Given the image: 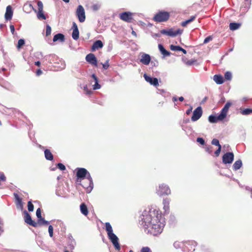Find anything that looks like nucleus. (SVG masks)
Wrapping results in <instances>:
<instances>
[{
	"label": "nucleus",
	"instance_id": "obj_39",
	"mask_svg": "<svg viewBox=\"0 0 252 252\" xmlns=\"http://www.w3.org/2000/svg\"><path fill=\"white\" fill-rule=\"evenodd\" d=\"M28 208L30 212H32L33 210L34 206L31 201H29L28 203Z\"/></svg>",
	"mask_w": 252,
	"mask_h": 252
},
{
	"label": "nucleus",
	"instance_id": "obj_55",
	"mask_svg": "<svg viewBox=\"0 0 252 252\" xmlns=\"http://www.w3.org/2000/svg\"><path fill=\"white\" fill-rule=\"evenodd\" d=\"M212 147H208L205 148L206 151L209 154H211L212 150H211Z\"/></svg>",
	"mask_w": 252,
	"mask_h": 252
},
{
	"label": "nucleus",
	"instance_id": "obj_34",
	"mask_svg": "<svg viewBox=\"0 0 252 252\" xmlns=\"http://www.w3.org/2000/svg\"><path fill=\"white\" fill-rule=\"evenodd\" d=\"M37 17L38 19L45 20L46 17L43 13V11L38 10L37 13Z\"/></svg>",
	"mask_w": 252,
	"mask_h": 252
},
{
	"label": "nucleus",
	"instance_id": "obj_43",
	"mask_svg": "<svg viewBox=\"0 0 252 252\" xmlns=\"http://www.w3.org/2000/svg\"><path fill=\"white\" fill-rule=\"evenodd\" d=\"M37 6L38 10L43 11V5L41 1H38Z\"/></svg>",
	"mask_w": 252,
	"mask_h": 252
},
{
	"label": "nucleus",
	"instance_id": "obj_46",
	"mask_svg": "<svg viewBox=\"0 0 252 252\" xmlns=\"http://www.w3.org/2000/svg\"><path fill=\"white\" fill-rule=\"evenodd\" d=\"M36 215L38 219H39L42 218L41 210L40 208H38L37 209L36 212Z\"/></svg>",
	"mask_w": 252,
	"mask_h": 252
},
{
	"label": "nucleus",
	"instance_id": "obj_20",
	"mask_svg": "<svg viewBox=\"0 0 252 252\" xmlns=\"http://www.w3.org/2000/svg\"><path fill=\"white\" fill-rule=\"evenodd\" d=\"M170 199L168 198H165L163 200V209L165 213H169V204Z\"/></svg>",
	"mask_w": 252,
	"mask_h": 252
},
{
	"label": "nucleus",
	"instance_id": "obj_16",
	"mask_svg": "<svg viewBox=\"0 0 252 252\" xmlns=\"http://www.w3.org/2000/svg\"><path fill=\"white\" fill-rule=\"evenodd\" d=\"M151 57L149 54L143 53L141 55L140 62L144 65H148L151 62Z\"/></svg>",
	"mask_w": 252,
	"mask_h": 252
},
{
	"label": "nucleus",
	"instance_id": "obj_25",
	"mask_svg": "<svg viewBox=\"0 0 252 252\" xmlns=\"http://www.w3.org/2000/svg\"><path fill=\"white\" fill-rule=\"evenodd\" d=\"M65 38L64 36L62 33H58L54 35L53 37V41L56 42L57 41H59L60 42L64 41Z\"/></svg>",
	"mask_w": 252,
	"mask_h": 252
},
{
	"label": "nucleus",
	"instance_id": "obj_10",
	"mask_svg": "<svg viewBox=\"0 0 252 252\" xmlns=\"http://www.w3.org/2000/svg\"><path fill=\"white\" fill-rule=\"evenodd\" d=\"M119 17L124 21L131 22L132 20V13L130 12H124L120 14Z\"/></svg>",
	"mask_w": 252,
	"mask_h": 252
},
{
	"label": "nucleus",
	"instance_id": "obj_59",
	"mask_svg": "<svg viewBox=\"0 0 252 252\" xmlns=\"http://www.w3.org/2000/svg\"><path fill=\"white\" fill-rule=\"evenodd\" d=\"M61 65H62V66H61V69H63L65 68V64L64 62L62 61Z\"/></svg>",
	"mask_w": 252,
	"mask_h": 252
},
{
	"label": "nucleus",
	"instance_id": "obj_27",
	"mask_svg": "<svg viewBox=\"0 0 252 252\" xmlns=\"http://www.w3.org/2000/svg\"><path fill=\"white\" fill-rule=\"evenodd\" d=\"M23 9L25 12H29L32 10H34L35 12H36V9L34 8L33 6L31 3H26L24 5Z\"/></svg>",
	"mask_w": 252,
	"mask_h": 252
},
{
	"label": "nucleus",
	"instance_id": "obj_19",
	"mask_svg": "<svg viewBox=\"0 0 252 252\" xmlns=\"http://www.w3.org/2000/svg\"><path fill=\"white\" fill-rule=\"evenodd\" d=\"M103 46V44L102 42L100 40H98L95 41L93 44L92 47V51H94L96 50H97L99 48H102Z\"/></svg>",
	"mask_w": 252,
	"mask_h": 252
},
{
	"label": "nucleus",
	"instance_id": "obj_40",
	"mask_svg": "<svg viewBox=\"0 0 252 252\" xmlns=\"http://www.w3.org/2000/svg\"><path fill=\"white\" fill-rule=\"evenodd\" d=\"M211 143L214 145L218 146V147H219V146H221V145L220 144L219 140H218L217 139H213Z\"/></svg>",
	"mask_w": 252,
	"mask_h": 252
},
{
	"label": "nucleus",
	"instance_id": "obj_61",
	"mask_svg": "<svg viewBox=\"0 0 252 252\" xmlns=\"http://www.w3.org/2000/svg\"><path fill=\"white\" fill-rule=\"evenodd\" d=\"M42 71L40 69H38L36 71V74L39 75L42 73Z\"/></svg>",
	"mask_w": 252,
	"mask_h": 252
},
{
	"label": "nucleus",
	"instance_id": "obj_26",
	"mask_svg": "<svg viewBox=\"0 0 252 252\" xmlns=\"http://www.w3.org/2000/svg\"><path fill=\"white\" fill-rule=\"evenodd\" d=\"M213 79L217 84H222L224 82L223 78L220 75H215Z\"/></svg>",
	"mask_w": 252,
	"mask_h": 252
},
{
	"label": "nucleus",
	"instance_id": "obj_51",
	"mask_svg": "<svg viewBox=\"0 0 252 252\" xmlns=\"http://www.w3.org/2000/svg\"><path fill=\"white\" fill-rule=\"evenodd\" d=\"M84 91L86 92V93L87 94H91L92 93V91H91V90H88V87H87V86L86 85L84 87Z\"/></svg>",
	"mask_w": 252,
	"mask_h": 252
},
{
	"label": "nucleus",
	"instance_id": "obj_50",
	"mask_svg": "<svg viewBox=\"0 0 252 252\" xmlns=\"http://www.w3.org/2000/svg\"><path fill=\"white\" fill-rule=\"evenodd\" d=\"M212 40V37L211 36H209L207 37L204 40L203 43L206 44Z\"/></svg>",
	"mask_w": 252,
	"mask_h": 252
},
{
	"label": "nucleus",
	"instance_id": "obj_5",
	"mask_svg": "<svg viewBox=\"0 0 252 252\" xmlns=\"http://www.w3.org/2000/svg\"><path fill=\"white\" fill-rule=\"evenodd\" d=\"M169 18V13L166 11H159L154 17V20L158 22L166 21Z\"/></svg>",
	"mask_w": 252,
	"mask_h": 252
},
{
	"label": "nucleus",
	"instance_id": "obj_22",
	"mask_svg": "<svg viewBox=\"0 0 252 252\" xmlns=\"http://www.w3.org/2000/svg\"><path fill=\"white\" fill-rule=\"evenodd\" d=\"M92 77L94 81V84L93 85V89L94 90L99 89L101 88V85L98 83V80L96 76L94 74L92 75Z\"/></svg>",
	"mask_w": 252,
	"mask_h": 252
},
{
	"label": "nucleus",
	"instance_id": "obj_53",
	"mask_svg": "<svg viewBox=\"0 0 252 252\" xmlns=\"http://www.w3.org/2000/svg\"><path fill=\"white\" fill-rule=\"evenodd\" d=\"M0 180L5 181L6 180V177L3 173H1L0 174Z\"/></svg>",
	"mask_w": 252,
	"mask_h": 252
},
{
	"label": "nucleus",
	"instance_id": "obj_42",
	"mask_svg": "<svg viewBox=\"0 0 252 252\" xmlns=\"http://www.w3.org/2000/svg\"><path fill=\"white\" fill-rule=\"evenodd\" d=\"M51 33V28L49 25H47L46 26V36H48V35H50Z\"/></svg>",
	"mask_w": 252,
	"mask_h": 252
},
{
	"label": "nucleus",
	"instance_id": "obj_31",
	"mask_svg": "<svg viewBox=\"0 0 252 252\" xmlns=\"http://www.w3.org/2000/svg\"><path fill=\"white\" fill-rule=\"evenodd\" d=\"M242 165V162L241 160L239 159L236 161L233 165V169L237 170L239 169Z\"/></svg>",
	"mask_w": 252,
	"mask_h": 252
},
{
	"label": "nucleus",
	"instance_id": "obj_9",
	"mask_svg": "<svg viewBox=\"0 0 252 252\" xmlns=\"http://www.w3.org/2000/svg\"><path fill=\"white\" fill-rule=\"evenodd\" d=\"M202 115V110L201 106H198L193 112V115L191 120L192 122H195L199 120Z\"/></svg>",
	"mask_w": 252,
	"mask_h": 252
},
{
	"label": "nucleus",
	"instance_id": "obj_30",
	"mask_svg": "<svg viewBox=\"0 0 252 252\" xmlns=\"http://www.w3.org/2000/svg\"><path fill=\"white\" fill-rule=\"evenodd\" d=\"M45 157L46 159L52 160L53 159V156L50 151L48 149H46L44 151Z\"/></svg>",
	"mask_w": 252,
	"mask_h": 252
},
{
	"label": "nucleus",
	"instance_id": "obj_28",
	"mask_svg": "<svg viewBox=\"0 0 252 252\" xmlns=\"http://www.w3.org/2000/svg\"><path fill=\"white\" fill-rule=\"evenodd\" d=\"M80 211L82 214L87 216L88 214V210L86 205L83 203L80 206Z\"/></svg>",
	"mask_w": 252,
	"mask_h": 252
},
{
	"label": "nucleus",
	"instance_id": "obj_38",
	"mask_svg": "<svg viewBox=\"0 0 252 252\" xmlns=\"http://www.w3.org/2000/svg\"><path fill=\"white\" fill-rule=\"evenodd\" d=\"M25 40L23 39H20L18 40V45L17 47L18 49H20L23 45L25 44Z\"/></svg>",
	"mask_w": 252,
	"mask_h": 252
},
{
	"label": "nucleus",
	"instance_id": "obj_58",
	"mask_svg": "<svg viewBox=\"0 0 252 252\" xmlns=\"http://www.w3.org/2000/svg\"><path fill=\"white\" fill-rule=\"evenodd\" d=\"M14 196L15 199H16V201L17 200H19V199H20L19 195L17 193H14Z\"/></svg>",
	"mask_w": 252,
	"mask_h": 252
},
{
	"label": "nucleus",
	"instance_id": "obj_12",
	"mask_svg": "<svg viewBox=\"0 0 252 252\" xmlns=\"http://www.w3.org/2000/svg\"><path fill=\"white\" fill-rule=\"evenodd\" d=\"M231 104L232 103L230 101L227 102L224 106L221 109L220 114H219V118L225 119L226 118L229 108Z\"/></svg>",
	"mask_w": 252,
	"mask_h": 252
},
{
	"label": "nucleus",
	"instance_id": "obj_64",
	"mask_svg": "<svg viewBox=\"0 0 252 252\" xmlns=\"http://www.w3.org/2000/svg\"><path fill=\"white\" fill-rule=\"evenodd\" d=\"M93 9L95 10H96L98 9L97 5H93Z\"/></svg>",
	"mask_w": 252,
	"mask_h": 252
},
{
	"label": "nucleus",
	"instance_id": "obj_36",
	"mask_svg": "<svg viewBox=\"0 0 252 252\" xmlns=\"http://www.w3.org/2000/svg\"><path fill=\"white\" fill-rule=\"evenodd\" d=\"M224 78L227 80H231L232 78V73L229 71H227L224 74Z\"/></svg>",
	"mask_w": 252,
	"mask_h": 252
},
{
	"label": "nucleus",
	"instance_id": "obj_14",
	"mask_svg": "<svg viewBox=\"0 0 252 252\" xmlns=\"http://www.w3.org/2000/svg\"><path fill=\"white\" fill-rule=\"evenodd\" d=\"M24 213H25V221L27 223L32 226L33 227L37 226V223L32 220L30 215L27 212V211H25Z\"/></svg>",
	"mask_w": 252,
	"mask_h": 252
},
{
	"label": "nucleus",
	"instance_id": "obj_47",
	"mask_svg": "<svg viewBox=\"0 0 252 252\" xmlns=\"http://www.w3.org/2000/svg\"><path fill=\"white\" fill-rule=\"evenodd\" d=\"M3 222L1 220V219L0 218V235L2 234V233L3 232L4 230L3 228Z\"/></svg>",
	"mask_w": 252,
	"mask_h": 252
},
{
	"label": "nucleus",
	"instance_id": "obj_62",
	"mask_svg": "<svg viewBox=\"0 0 252 252\" xmlns=\"http://www.w3.org/2000/svg\"><path fill=\"white\" fill-rule=\"evenodd\" d=\"M35 65L37 66H39L40 65V62L39 61H37L35 62Z\"/></svg>",
	"mask_w": 252,
	"mask_h": 252
},
{
	"label": "nucleus",
	"instance_id": "obj_37",
	"mask_svg": "<svg viewBox=\"0 0 252 252\" xmlns=\"http://www.w3.org/2000/svg\"><path fill=\"white\" fill-rule=\"evenodd\" d=\"M252 113V109H245L242 111V114L244 115H249L250 114Z\"/></svg>",
	"mask_w": 252,
	"mask_h": 252
},
{
	"label": "nucleus",
	"instance_id": "obj_32",
	"mask_svg": "<svg viewBox=\"0 0 252 252\" xmlns=\"http://www.w3.org/2000/svg\"><path fill=\"white\" fill-rule=\"evenodd\" d=\"M241 26L240 23H231L229 25V28L232 31H235L238 29Z\"/></svg>",
	"mask_w": 252,
	"mask_h": 252
},
{
	"label": "nucleus",
	"instance_id": "obj_29",
	"mask_svg": "<svg viewBox=\"0 0 252 252\" xmlns=\"http://www.w3.org/2000/svg\"><path fill=\"white\" fill-rule=\"evenodd\" d=\"M170 49L172 51H182L184 54H187V51L184 49L182 48L181 47L179 46H175L174 45H170Z\"/></svg>",
	"mask_w": 252,
	"mask_h": 252
},
{
	"label": "nucleus",
	"instance_id": "obj_1",
	"mask_svg": "<svg viewBox=\"0 0 252 252\" xmlns=\"http://www.w3.org/2000/svg\"><path fill=\"white\" fill-rule=\"evenodd\" d=\"M140 222L145 231L154 236L160 234L165 225L164 219L161 213L154 208L144 210L141 216Z\"/></svg>",
	"mask_w": 252,
	"mask_h": 252
},
{
	"label": "nucleus",
	"instance_id": "obj_44",
	"mask_svg": "<svg viewBox=\"0 0 252 252\" xmlns=\"http://www.w3.org/2000/svg\"><path fill=\"white\" fill-rule=\"evenodd\" d=\"M57 166L61 170L63 171L65 170V166L61 163H58Z\"/></svg>",
	"mask_w": 252,
	"mask_h": 252
},
{
	"label": "nucleus",
	"instance_id": "obj_52",
	"mask_svg": "<svg viewBox=\"0 0 252 252\" xmlns=\"http://www.w3.org/2000/svg\"><path fill=\"white\" fill-rule=\"evenodd\" d=\"M221 146H219L218 149L215 151V154L217 157L219 156L221 151Z\"/></svg>",
	"mask_w": 252,
	"mask_h": 252
},
{
	"label": "nucleus",
	"instance_id": "obj_18",
	"mask_svg": "<svg viewBox=\"0 0 252 252\" xmlns=\"http://www.w3.org/2000/svg\"><path fill=\"white\" fill-rule=\"evenodd\" d=\"M13 15V11L12 10L11 6L8 5L6 7V12L5 13V19L6 20H10L12 19Z\"/></svg>",
	"mask_w": 252,
	"mask_h": 252
},
{
	"label": "nucleus",
	"instance_id": "obj_33",
	"mask_svg": "<svg viewBox=\"0 0 252 252\" xmlns=\"http://www.w3.org/2000/svg\"><path fill=\"white\" fill-rule=\"evenodd\" d=\"M196 18V16H192L189 19L186 20L185 21L182 22L181 23V25L183 27H185L186 25L193 21Z\"/></svg>",
	"mask_w": 252,
	"mask_h": 252
},
{
	"label": "nucleus",
	"instance_id": "obj_13",
	"mask_svg": "<svg viewBox=\"0 0 252 252\" xmlns=\"http://www.w3.org/2000/svg\"><path fill=\"white\" fill-rule=\"evenodd\" d=\"M144 77L145 80L151 85L157 87L158 86V81L157 78L152 77L150 76L147 75L146 74H144Z\"/></svg>",
	"mask_w": 252,
	"mask_h": 252
},
{
	"label": "nucleus",
	"instance_id": "obj_60",
	"mask_svg": "<svg viewBox=\"0 0 252 252\" xmlns=\"http://www.w3.org/2000/svg\"><path fill=\"white\" fill-rule=\"evenodd\" d=\"M152 36L153 37H158L160 36V34L159 33H155V34H152Z\"/></svg>",
	"mask_w": 252,
	"mask_h": 252
},
{
	"label": "nucleus",
	"instance_id": "obj_56",
	"mask_svg": "<svg viewBox=\"0 0 252 252\" xmlns=\"http://www.w3.org/2000/svg\"><path fill=\"white\" fill-rule=\"evenodd\" d=\"M192 107L191 106H190L189 108L186 111V114L187 115H189L190 113L192 112Z\"/></svg>",
	"mask_w": 252,
	"mask_h": 252
},
{
	"label": "nucleus",
	"instance_id": "obj_23",
	"mask_svg": "<svg viewBox=\"0 0 252 252\" xmlns=\"http://www.w3.org/2000/svg\"><path fill=\"white\" fill-rule=\"evenodd\" d=\"M45 59L50 63H56V61L58 60L57 56L54 54L46 56L45 57Z\"/></svg>",
	"mask_w": 252,
	"mask_h": 252
},
{
	"label": "nucleus",
	"instance_id": "obj_8",
	"mask_svg": "<svg viewBox=\"0 0 252 252\" xmlns=\"http://www.w3.org/2000/svg\"><path fill=\"white\" fill-rule=\"evenodd\" d=\"M76 14L78 18L79 21L80 22H83L85 20V10L83 8V7L80 5L78 6L77 11H76Z\"/></svg>",
	"mask_w": 252,
	"mask_h": 252
},
{
	"label": "nucleus",
	"instance_id": "obj_54",
	"mask_svg": "<svg viewBox=\"0 0 252 252\" xmlns=\"http://www.w3.org/2000/svg\"><path fill=\"white\" fill-rule=\"evenodd\" d=\"M10 29L11 31V33L14 34L15 32V28L14 26L13 25H11L10 26Z\"/></svg>",
	"mask_w": 252,
	"mask_h": 252
},
{
	"label": "nucleus",
	"instance_id": "obj_3",
	"mask_svg": "<svg viewBox=\"0 0 252 252\" xmlns=\"http://www.w3.org/2000/svg\"><path fill=\"white\" fill-rule=\"evenodd\" d=\"M196 245V242L193 241L189 242H179L176 241L174 243V247L176 249H182L184 252H193Z\"/></svg>",
	"mask_w": 252,
	"mask_h": 252
},
{
	"label": "nucleus",
	"instance_id": "obj_24",
	"mask_svg": "<svg viewBox=\"0 0 252 252\" xmlns=\"http://www.w3.org/2000/svg\"><path fill=\"white\" fill-rule=\"evenodd\" d=\"M158 47L159 51L163 55L164 57H167L170 56V53L167 51L162 44H158Z\"/></svg>",
	"mask_w": 252,
	"mask_h": 252
},
{
	"label": "nucleus",
	"instance_id": "obj_57",
	"mask_svg": "<svg viewBox=\"0 0 252 252\" xmlns=\"http://www.w3.org/2000/svg\"><path fill=\"white\" fill-rule=\"evenodd\" d=\"M17 204L18 205H19L21 208L22 207V199L20 198L19 200L17 201Z\"/></svg>",
	"mask_w": 252,
	"mask_h": 252
},
{
	"label": "nucleus",
	"instance_id": "obj_7",
	"mask_svg": "<svg viewBox=\"0 0 252 252\" xmlns=\"http://www.w3.org/2000/svg\"><path fill=\"white\" fill-rule=\"evenodd\" d=\"M183 31L180 29L174 31L172 29H170L168 30H162L160 31V33L163 34H165L171 37H175L178 34H182Z\"/></svg>",
	"mask_w": 252,
	"mask_h": 252
},
{
	"label": "nucleus",
	"instance_id": "obj_45",
	"mask_svg": "<svg viewBox=\"0 0 252 252\" xmlns=\"http://www.w3.org/2000/svg\"><path fill=\"white\" fill-rule=\"evenodd\" d=\"M103 68L104 69H107L109 66V60H107L104 63H102Z\"/></svg>",
	"mask_w": 252,
	"mask_h": 252
},
{
	"label": "nucleus",
	"instance_id": "obj_15",
	"mask_svg": "<svg viewBox=\"0 0 252 252\" xmlns=\"http://www.w3.org/2000/svg\"><path fill=\"white\" fill-rule=\"evenodd\" d=\"M86 60L89 63L94 65L95 66H96L97 65L96 58L95 57L94 55L92 53L89 54L86 56Z\"/></svg>",
	"mask_w": 252,
	"mask_h": 252
},
{
	"label": "nucleus",
	"instance_id": "obj_48",
	"mask_svg": "<svg viewBox=\"0 0 252 252\" xmlns=\"http://www.w3.org/2000/svg\"><path fill=\"white\" fill-rule=\"evenodd\" d=\"M141 252H152L150 249L148 247H143L141 250Z\"/></svg>",
	"mask_w": 252,
	"mask_h": 252
},
{
	"label": "nucleus",
	"instance_id": "obj_11",
	"mask_svg": "<svg viewBox=\"0 0 252 252\" xmlns=\"http://www.w3.org/2000/svg\"><path fill=\"white\" fill-rule=\"evenodd\" d=\"M234 159V154L232 152L225 153L222 157V162L224 164L231 163Z\"/></svg>",
	"mask_w": 252,
	"mask_h": 252
},
{
	"label": "nucleus",
	"instance_id": "obj_6",
	"mask_svg": "<svg viewBox=\"0 0 252 252\" xmlns=\"http://www.w3.org/2000/svg\"><path fill=\"white\" fill-rule=\"evenodd\" d=\"M157 192L158 195L161 196L169 194L171 191L168 186L163 184L159 186L158 188L157 189Z\"/></svg>",
	"mask_w": 252,
	"mask_h": 252
},
{
	"label": "nucleus",
	"instance_id": "obj_49",
	"mask_svg": "<svg viewBox=\"0 0 252 252\" xmlns=\"http://www.w3.org/2000/svg\"><path fill=\"white\" fill-rule=\"evenodd\" d=\"M196 141L201 145H204L205 144V141L202 138L198 137L197 138Z\"/></svg>",
	"mask_w": 252,
	"mask_h": 252
},
{
	"label": "nucleus",
	"instance_id": "obj_41",
	"mask_svg": "<svg viewBox=\"0 0 252 252\" xmlns=\"http://www.w3.org/2000/svg\"><path fill=\"white\" fill-rule=\"evenodd\" d=\"M48 232L50 237H52L53 236V227L51 225H50L48 227Z\"/></svg>",
	"mask_w": 252,
	"mask_h": 252
},
{
	"label": "nucleus",
	"instance_id": "obj_17",
	"mask_svg": "<svg viewBox=\"0 0 252 252\" xmlns=\"http://www.w3.org/2000/svg\"><path fill=\"white\" fill-rule=\"evenodd\" d=\"M79 32L78 29L77 25L74 22L73 23V32L72 33V37L74 40H77L79 38Z\"/></svg>",
	"mask_w": 252,
	"mask_h": 252
},
{
	"label": "nucleus",
	"instance_id": "obj_35",
	"mask_svg": "<svg viewBox=\"0 0 252 252\" xmlns=\"http://www.w3.org/2000/svg\"><path fill=\"white\" fill-rule=\"evenodd\" d=\"M41 225H47L49 224V221L44 220L42 217L38 220L37 224Z\"/></svg>",
	"mask_w": 252,
	"mask_h": 252
},
{
	"label": "nucleus",
	"instance_id": "obj_2",
	"mask_svg": "<svg viewBox=\"0 0 252 252\" xmlns=\"http://www.w3.org/2000/svg\"><path fill=\"white\" fill-rule=\"evenodd\" d=\"M76 176L78 180L84 179L85 178L87 179V183L83 182L82 186L86 189V191L90 193L94 188L93 179L91 176L90 173L87 169L84 168H78L76 169Z\"/></svg>",
	"mask_w": 252,
	"mask_h": 252
},
{
	"label": "nucleus",
	"instance_id": "obj_4",
	"mask_svg": "<svg viewBox=\"0 0 252 252\" xmlns=\"http://www.w3.org/2000/svg\"><path fill=\"white\" fill-rule=\"evenodd\" d=\"M105 229L107 232L109 239L110 240L116 250H119L120 246L118 237L113 232L112 227L109 222H106Z\"/></svg>",
	"mask_w": 252,
	"mask_h": 252
},
{
	"label": "nucleus",
	"instance_id": "obj_21",
	"mask_svg": "<svg viewBox=\"0 0 252 252\" xmlns=\"http://www.w3.org/2000/svg\"><path fill=\"white\" fill-rule=\"evenodd\" d=\"M219 115L218 116L211 115L208 118V120L211 123H216L218 121H221L224 120V118H219Z\"/></svg>",
	"mask_w": 252,
	"mask_h": 252
},
{
	"label": "nucleus",
	"instance_id": "obj_63",
	"mask_svg": "<svg viewBox=\"0 0 252 252\" xmlns=\"http://www.w3.org/2000/svg\"><path fill=\"white\" fill-rule=\"evenodd\" d=\"M178 99L180 101H183L184 100V98L183 96H180V97H179Z\"/></svg>",
	"mask_w": 252,
	"mask_h": 252
}]
</instances>
